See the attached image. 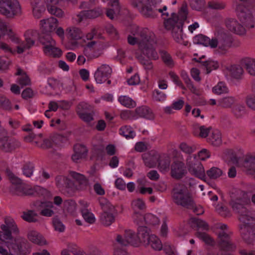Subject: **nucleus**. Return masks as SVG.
Listing matches in <instances>:
<instances>
[{"instance_id": "obj_1", "label": "nucleus", "mask_w": 255, "mask_h": 255, "mask_svg": "<svg viewBox=\"0 0 255 255\" xmlns=\"http://www.w3.org/2000/svg\"><path fill=\"white\" fill-rule=\"evenodd\" d=\"M0 255H27L31 251L30 243L24 238L13 239L12 234H18L19 230L13 219L6 217L0 225Z\"/></svg>"}, {"instance_id": "obj_2", "label": "nucleus", "mask_w": 255, "mask_h": 255, "mask_svg": "<svg viewBox=\"0 0 255 255\" xmlns=\"http://www.w3.org/2000/svg\"><path fill=\"white\" fill-rule=\"evenodd\" d=\"M6 173L11 185L9 191L16 196H41L49 198L51 196L50 193L46 189L39 186H32L22 182L21 180L16 176L9 169L6 170Z\"/></svg>"}, {"instance_id": "obj_3", "label": "nucleus", "mask_w": 255, "mask_h": 255, "mask_svg": "<svg viewBox=\"0 0 255 255\" xmlns=\"http://www.w3.org/2000/svg\"><path fill=\"white\" fill-rule=\"evenodd\" d=\"M187 3L184 1L178 12V14L171 13V17L165 20L164 24L167 30H171L172 36L177 43L187 45L188 41H184L182 27L188 14Z\"/></svg>"}, {"instance_id": "obj_4", "label": "nucleus", "mask_w": 255, "mask_h": 255, "mask_svg": "<svg viewBox=\"0 0 255 255\" xmlns=\"http://www.w3.org/2000/svg\"><path fill=\"white\" fill-rule=\"evenodd\" d=\"M56 182L59 188L65 189L69 194L82 189L87 184L86 179L83 175L74 171L70 172L67 177L57 176Z\"/></svg>"}, {"instance_id": "obj_5", "label": "nucleus", "mask_w": 255, "mask_h": 255, "mask_svg": "<svg viewBox=\"0 0 255 255\" xmlns=\"http://www.w3.org/2000/svg\"><path fill=\"white\" fill-rule=\"evenodd\" d=\"M250 202L248 194L245 192H241L240 196L236 199H232L230 205L233 210L239 214V220L242 223L240 225L242 234H243L245 228L249 230L248 224L253 221V218L248 214V212L245 206Z\"/></svg>"}, {"instance_id": "obj_6", "label": "nucleus", "mask_w": 255, "mask_h": 255, "mask_svg": "<svg viewBox=\"0 0 255 255\" xmlns=\"http://www.w3.org/2000/svg\"><path fill=\"white\" fill-rule=\"evenodd\" d=\"M141 228H145V226H140L137 230V234L132 230H126L123 235L118 234L115 238L116 243L113 246V252L114 251V246L115 245L120 248L118 246H127L131 245L134 247H138L142 244L141 240L140 238L139 230Z\"/></svg>"}, {"instance_id": "obj_7", "label": "nucleus", "mask_w": 255, "mask_h": 255, "mask_svg": "<svg viewBox=\"0 0 255 255\" xmlns=\"http://www.w3.org/2000/svg\"><path fill=\"white\" fill-rule=\"evenodd\" d=\"M216 37L211 39V47H218V50L222 53H225L231 47L232 40L230 36L222 27H217L215 32Z\"/></svg>"}, {"instance_id": "obj_8", "label": "nucleus", "mask_w": 255, "mask_h": 255, "mask_svg": "<svg viewBox=\"0 0 255 255\" xmlns=\"http://www.w3.org/2000/svg\"><path fill=\"white\" fill-rule=\"evenodd\" d=\"M172 198L174 202L178 205L189 207L193 205V202L190 193L182 185H178L174 188Z\"/></svg>"}, {"instance_id": "obj_9", "label": "nucleus", "mask_w": 255, "mask_h": 255, "mask_svg": "<svg viewBox=\"0 0 255 255\" xmlns=\"http://www.w3.org/2000/svg\"><path fill=\"white\" fill-rule=\"evenodd\" d=\"M156 43V36L154 33L150 31L147 38L143 43H141L139 49L141 53L148 59L156 60L158 59V56L154 47Z\"/></svg>"}, {"instance_id": "obj_10", "label": "nucleus", "mask_w": 255, "mask_h": 255, "mask_svg": "<svg viewBox=\"0 0 255 255\" xmlns=\"http://www.w3.org/2000/svg\"><path fill=\"white\" fill-rule=\"evenodd\" d=\"M139 231L142 244L145 246H150L155 251L162 250L163 246L160 239L156 236L150 234L149 230L146 227L145 228H141Z\"/></svg>"}, {"instance_id": "obj_11", "label": "nucleus", "mask_w": 255, "mask_h": 255, "mask_svg": "<svg viewBox=\"0 0 255 255\" xmlns=\"http://www.w3.org/2000/svg\"><path fill=\"white\" fill-rule=\"evenodd\" d=\"M21 12L17 0H0V13L7 17H12Z\"/></svg>"}, {"instance_id": "obj_12", "label": "nucleus", "mask_w": 255, "mask_h": 255, "mask_svg": "<svg viewBox=\"0 0 255 255\" xmlns=\"http://www.w3.org/2000/svg\"><path fill=\"white\" fill-rule=\"evenodd\" d=\"M150 32L147 28H140L136 25H133L131 30L133 36L129 35L128 36V42L131 45L137 44L139 48L141 43L144 42Z\"/></svg>"}, {"instance_id": "obj_13", "label": "nucleus", "mask_w": 255, "mask_h": 255, "mask_svg": "<svg viewBox=\"0 0 255 255\" xmlns=\"http://www.w3.org/2000/svg\"><path fill=\"white\" fill-rule=\"evenodd\" d=\"M236 11L240 21L247 28L254 27L253 14L247 7L241 3L236 5Z\"/></svg>"}, {"instance_id": "obj_14", "label": "nucleus", "mask_w": 255, "mask_h": 255, "mask_svg": "<svg viewBox=\"0 0 255 255\" xmlns=\"http://www.w3.org/2000/svg\"><path fill=\"white\" fill-rule=\"evenodd\" d=\"M100 204L104 211L101 216V222L105 226H110L115 221V217L113 214L114 207L104 198L100 199Z\"/></svg>"}, {"instance_id": "obj_15", "label": "nucleus", "mask_w": 255, "mask_h": 255, "mask_svg": "<svg viewBox=\"0 0 255 255\" xmlns=\"http://www.w3.org/2000/svg\"><path fill=\"white\" fill-rule=\"evenodd\" d=\"M0 149L5 152H10L20 146V143L17 140L9 138L4 129H0Z\"/></svg>"}, {"instance_id": "obj_16", "label": "nucleus", "mask_w": 255, "mask_h": 255, "mask_svg": "<svg viewBox=\"0 0 255 255\" xmlns=\"http://www.w3.org/2000/svg\"><path fill=\"white\" fill-rule=\"evenodd\" d=\"M131 4L145 17H153L155 15V10L151 7L149 0H133Z\"/></svg>"}, {"instance_id": "obj_17", "label": "nucleus", "mask_w": 255, "mask_h": 255, "mask_svg": "<svg viewBox=\"0 0 255 255\" xmlns=\"http://www.w3.org/2000/svg\"><path fill=\"white\" fill-rule=\"evenodd\" d=\"M223 158L229 159H255V154L248 152L244 155V151L241 149H226L223 153Z\"/></svg>"}, {"instance_id": "obj_18", "label": "nucleus", "mask_w": 255, "mask_h": 255, "mask_svg": "<svg viewBox=\"0 0 255 255\" xmlns=\"http://www.w3.org/2000/svg\"><path fill=\"white\" fill-rule=\"evenodd\" d=\"M217 228L221 230L219 233L220 245L223 250H230L235 248V246L229 240V234L227 231V227L224 224H219Z\"/></svg>"}, {"instance_id": "obj_19", "label": "nucleus", "mask_w": 255, "mask_h": 255, "mask_svg": "<svg viewBox=\"0 0 255 255\" xmlns=\"http://www.w3.org/2000/svg\"><path fill=\"white\" fill-rule=\"evenodd\" d=\"M8 35L12 41L19 44V45L16 46L17 52L18 54H21L24 52L25 50L29 49L35 43L34 40L31 39L30 38H26L25 41L20 42L19 39L13 34L10 29L9 30Z\"/></svg>"}, {"instance_id": "obj_20", "label": "nucleus", "mask_w": 255, "mask_h": 255, "mask_svg": "<svg viewBox=\"0 0 255 255\" xmlns=\"http://www.w3.org/2000/svg\"><path fill=\"white\" fill-rule=\"evenodd\" d=\"M112 71L109 65L103 64L96 71L94 77L97 83L101 84L106 81L111 76Z\"/></svg>"}, {"instance_id": "obj_21", "label": "nucleus", "mask_w": 255, "mask_h": 255, "mask_svg": "<svg viewBox=\"0 0 255 255\" xmlns=\"http://www.w3.org/2000/svg\"><path fill=\"white\" fill-rule=\"evenodd\" d=\"M132 218L133 222L137 225H141L144 222L147 224L155 225L159 223V219L154 215L148 214L143 217L141 214L135 213L132 215Z\"/></svg>"}, {"instance_id": "obj_22", "label": "nucleus", "mask_w": 255, "mask_h": 255, "mask_svg": "<svg viewBox=\"0 0 255 255\" xmlns=\"http://www.w3.org/2000/svg\"><path fill=\"white\" fill-rule=\"evenodd\" d=\"M188 168L192 174L202 179L205 177L204 167L199 160H191L188 164Z\"/></svg>"}, {"instance_id": "obj_23", "label": "nucleus", "mask_w": 255, "mask_h": 255, "mask_svg": "<svg viewBox=\"0 0 255 255\" xmlns=\"http://www.w3.org/2000/svg\"><path fill=\"white\" fill-rule=\"evenodd\" d=\"M226 26L231 31L239 35H244L246 33L245 26L240 24L238 21L233 18H229L226 20Z\"/></svg>"}, {"instance_id": "obj_24", "label": "nucleus", "mask_w": 255, "mask_h": 255, "mask_svg": "<svg viewBox=\"0 0 255 255\" xmlns=\"http://www.w3.org/2000/svg\"><path fill=\"white\" fill-rule=\"evenodd\" d=\"M27 238L31 243L39 246H43L47 244L44 237L35 230H29L27 233Z\"/></svg>"}, {"instance_id": "obj_25", "label": "nucleus", "mask_w": 255, "mask_h": 255, "mask_svg": "<svg viewBox=\"0 0 255 255\" xmlns=\"http://www.w3.org/2000/svg\"><path fill=\"white\" fill-rule=\"evenodd\" d=\"M57 19L51 17L40 21L41 30L43 33H48L54 30L57 27Z\"/></svg>"}, {"instance_id": "obj_26", "label": "nucleus", "mask_w": 255, "mask_h": 255, "mask_svg": "<svg viewBox=\"0 0 255 255\" xmlns=\"http://www.w3.org/2000/svg\"><path fill=\"white\" fill-rule=\"evenodd\" d=\"M186 173L184 165L179 160L174 162L171 166V175L174 178L179 179L182 178Z\"/></svg>"}, {"instance_id": "obj_27", "label": "nucleus", "mask_w": 255, "mask_h": 255, "mask_svg": "<svg viewBox=\"0 0 255 255\" xmlns=\"http://www.w3.org/2000/svg\"><path fill=\"white\" fill-rule=\"evenodd\" d=\"M35 206L38 210H40V214L43 216L51 217L54 213L51 209L53 207L51 202H37Z\"/></svg>"}, {"instance_id": "obj_28", "label": "nucleus", "mask_w": 255, "mask_h": 255, "mask_svg": "<svg viewBox=\"0 0 255 255\" xmlns=\"http://www.w3.org/2000/svg\"><path fill=\"white\" fill-rule=\"evenodd\" d=\"M74 153L72 156V159H85L87 157L88 150L84 145L76 144L74 146Z\"/></svg>"}, {"instance_id": "obj_29", "label": "nucleus", "mask_w": 255, "mask_h": 255, "mask_svg": "<svg viewBox=\"0 0 255 255\" xmlns=\"http://www.w3.org/2000/svg\"><path fill=\"white\" fill-rule=\"evenodd\" d=\"M30 3L32 7L34 16L37 18H39L42 13L45 10L43 1L42 0H30Z\"/></svg>"}, {"instance_id": "obj_30", "label": "nucleus", "mask_w": 255, "mask_h": 255, "mask_svg": "<svg viewBox=\"0 0 255 255\" xmlns=\"http://www.w3.org/2000/svg\"><path fill=\"white\" fill-rule=\"evenodd\" d=\"M66 34L68 38L74 40L80 39L83 36V33L81 29L75 26L68 27L66 29Z\"/></svg>"}, {"instance_id": "obj_31", "label": "nucleus", "mask_w": 255, "mask_h": 255, "mask_svg": "<svg viewBox=\"0 0 255 255\" xmlns=\"http://www.w3.org/2000/svg\"><path fill=\"white\" fill-rule=\"evenodd\" d=\"M101 14V11L98 9H92L89 10H84L80 12L78 15L77 21L80 22L83 19L85 18H95L98 17Z\"/></svg>"}, {"instance_id": "obj_32", "label": "nucleus", "mask_w": 255, "mask_h": 255, "mask_svg": "<svg viewBox=\"0 0 255 255\" xmlns=\"http://www.w3.org/2000/svg\"><path fill=\"white\" fill-rule=\"evenodd\" d=\"M241 64L251 75L255 76V60L245 58L241 61Z\"/></svg>"}, {"instance_id": "obj_33", "label": "nucleus", "mask_w": 255, "mask_h": 255, "mask_svg": "<svg viewBox=\"0 0 255 255\" xmlns=\"http://www.w3.org/2000/svg\"><path fill=\"white\" fill-rule=\"evenodd\" d=\"M157 161L158 168L159 170L162 172H166L169 169L170 162L169 160H146L145 164L149 167H154V165L150 164V162Z\"/></svg>"}, {"instance_id": "obj_34", "label": "nucleus", "mask_w": 255, "mask_h": 255, "mask_svg": "<svg viewBox=\"0 0 255 255\" xmlns=\"http://www.w3.org/2000/svg\"><path fill=\"white\" fill-rule=\"evenodd\" d=\"M136 114L140 117L153 119L154 116L151 110L146 106H141L135 109Z\"/></svg>"}, {"instance_id": "obj_35", "label": "nucleus", "mask_w": 255, "mask_h": 255, "mask_svg": "<svg viewBox=\"0 0 255 255\" xmlns=\"http://www.w3.org/2000/svg\"><path fill=\"white\" fill-rule=\"evenodd\" d=\"M45 54L54 57H59L61 55L62 51L55 46V44H51L47 47H43Z\"/></svg>"}, {"instance_id": "obj_36", "label": "nucleus", "mask_w": 255, "mask_h": 255, "mask_svg": "<svg viewBox=\"0 0 255 255\" xmlns=\"http://www.w3.org/2000/svg\"><path fill=\"white\" fill-rule=\"evenodd\" d=\"M193 41L194 44H201L205 46H210L211 47V39L202 34H199L194 36Z\"/></svg>"}, {"instance_id": "obj_37", "label": "nucleus", "mask_w": 255, "mask_h": 255, "mask_svg": "<svg viewBox=\"0 0 255 255\" xmlns=\"http://www.w3.org/2000/svg\"><path fill=\"white\" fill-rule=\"evenodd\" d=\"M231 75L236 79L241 78L244 73L243 67L242 65H233L229 68Z\"/></svg>"}, {"instance_id": "obj_38", "label": "nucleus", "mask_w": 255, "mask_h": 255, "mask_svg": "<svg viewBox=\"0 0 255 255\" xmlns=\"http://www.w3.org/2000/svg\"><path fill=\"white\" fill-rule=\"evenodd\" d=\"M202 58H200L198 62L201 63V66L206 70V73H209L212 70L218 68V65L217 62L211 60L202 61Z\"/></svg>"}, {"instance_id": "obj_39", "label": "nucleus", "mask_w": 255, "mask_h": 255, "mask_svg": "<svg viewBox=\"0 0 255 255\" xmlns=\"http://www.w3.org/2000/svg\"><path fill=\"white\" fill-rule=\"evenodd\" d=\"M131 207L134 212L133 215L135 213L141 214L137 211L142 210L146 208L145 202L140 198H137L133 200L131 202Z\"/></svg>"}, {"instance_id": "obj_40", "label": "nucleus", "mask_w": 255, "mask_h": 255, "mask_svg": "<svg viewBox=\"0 0 255 255\" xmlns=\"http://www.w3.org/2000/svg\"><path fill=\"white\" fill-rule=\"evenodd\" d=\"M64 208L73 217H77L76 203L72 200L66 201L64 202Z\"/></svg>"}, {"instance_id": "obj_41", "label": "nucleus", "mask_w": 255, "mask_h": 255, "mask_svg": "<svg viewBox=\"0 0 255 255\" xmlns=\"http://www.w3.org/2000/svg\"><path fill=\"white\" fill-rule=\"evenodd\" d=\"M209 141L215 146H219L222 144L221 133L218 131H214L209 138Z\"/></svg>"}, {"instance_id": "obj_42", "label": "nucleus", "mask_w": 255, "mask_h": 255, "mask_svg": "<svg viewBox=\"0 0 255 255\" xmlns=\"http://www.w3.org/2000/svg\"><path fill=\"white\" fill-rule=\"evenodd\" d=\"M161 58L166 66L172 68L174 66V62L171 55L166 51L161 50L160 52Z\"/></svg>"}, {"instance_id": "obj_43", "label": "nucleus", "mask_w": 255, "mask_h": 255, "mask_svg": "<svg viewBox=\"0 0 255 255\" xmlns=\"http://www.w3.org/2000/svg\"><path fill=\"white\" fill-rule=\"evenodd\" d=\"M119 101L122 105L128 108H133L136 106L135 102L131 98L126 96L120 97Z\"/></svg>"}, {"instance_id": "obj_44", "label": "nucleus", "mask_w": 255, "mask_h": 255, "mask_svg": "<svg viewBox=\"0 0 255 255\" xmlns=\"http://www.w3.org/2000/svg\"><path fill=\"white\" fill-rule=\"evenodd\" d=\"M120 134L126 138H133L135 136V133L132 128L128 126H124L120 128Z\"/></svg>"}, {"instance_id": "obj_45", "label": "nucleus", "mask_w": 255, "mask_h": 255, "mask_svg": "<svg viewBox=\"0 0 255 255\" xmlns=\"http://www.w3.org/2000/svg\"><path fill=\"white\" fill-rule=\"evenodd\" d=\"M82 217L86 222L89 224H93L96 222V218L93 213L88 210H82Z\"/></svg>"}, {"instance_id": "obj_46", "label": "nucleus", "mask_w": 255, "mask_h": 255, "mask_svg": "<svg viewBox=\"0 0 255 255\" xmlns=\"http://www.w3.org/2000/svg\"><path fill=\"white\" fill-rule=\"evenodd\" d=\"M165 157V154H160L156 150H151L144 154L143 158L145 159H159Z\"/></svg>"}, {"instance_id": "obj_47", "label": "nucleus", "mask_w": 255, "mask_h": 255, "mask_svg": "<svg viewBox=\"0 0 255 255\" xmlns=\"http://www.w3.org/2000/svg\"><path fill=\"white\" fill-rule=\"evenodd\" d=\"M219 105L225 108H229L235 102V99L233 97H227L221 99L219 101Z\"/></svg>"}, {"instance_id": "obj_48", "label": "nucleus", "mask_w": 255, "mask_h": 255, "mask_svg": "<svg viewBox=\"0 0 255 255\" xmlns=\"http://www.w3.org/2000/svg\"><path fill=\"white\" fill-rule=\"evenodd\" d=\"M93 108L90 105L85 102H81L78 104L77 107V113L78 115L86 113L87 112H92Z\"/></svg>"}, {"instance_id": "obj_49", "label": "nucleus", "mask_w": 255, "mask_h": 255, "mask_svg": "<svg viewBox=\"0 0 255 255\" xmlns=\"http://www.w3.org/2000/svg\"><path fill=\"white\" fill-rule=\"evenodd\" d=\"M39 40L44 47H47V45L49 46L51 44H56L55 41L48 33H44L42 34L40 36Z\"/></svg>"}, {"instance_id": "obj_50", "label": "nucleus", "mask_w": 255, "mask_h": 255, "mask_svg": "<svg viewBox=\"0 0 255 255\" xmlns=\"http://www.w3.org/2000/svg\"><path fill=\"white\" fill-rule=\"evenodd\" d=\"M37 214L31 210L24 212L22 215V219L28 222H35L37 221Z\"/></svg>"}, {"instance_id": "obj_51", "label": "nucleus", "mask_w": 255, "mask_h": 255, "mask_svg": "<svg viewBox=\"0 0 255 255\" xmlns=\"http://www.w3.org/2000/svg\"><path fill=\"white\" fill-rule=\"evenodd\" d=\"M34 166L30 162L24 165L22 168L23 174L27 177H30L33 174Z\"/></svg>"}, {"instance_id": "obj_52", "label": "nucleus", "mask_w": 255, "mask_h": 255, "mask_svg": "<svg viewBox=\"0 0 255 255\" xmlns=\"http://www.w3.org/2000/svg\"><path fill=\"white\" fill-rule=\"evenodd\" d=\"M135 57L137 58L140 63L144 66L145 69L147 70H151L153 66L152 63L150 61L151 59L148 58V59H145L142 55H138L137 53H136Z\"/></svg>"}, {"instance_id": "obj_53", "label": "nucleus", "mask_w": 255, "mask_h": 255, "mask_svg": "<svg viewBox=\"0 0 255 255\" xmlns=\"http://www.w3.org/2000/svg\"><path fill=\"white\" fill-rule=\"evenodd\" d=\"M197 157L199 159H206L211 157V153L206 149H202L198 153L197 155L193 154L192 156H190V158H193L194 159H196Z\"/></svg>"}, {"instance_id": "obj_54", "label": "nucleus", "mask_w": 255, "mask_h": 255, "mask_svg": "<svg viewBox=\"0 0 255 255\" xmlns=\"http://www.w3.org/2000/svg\"><path fill=\"white\" fill-rule=\"evenodd\" d=\"M179 148L183 152L188 154L189 158H190V156H192L191 154L194 150V149L192 146H191L184 142H181L179 144Z\"/></svg>"}, {"instance_id": "obj_55", "label": "nucleus", "mask_w": 255, "mask_h": 255, "mask_svg": "<svg viewBox=\"0 0 255 255\" xmlns=\"http://www.w3.org/2000/svg\"><path fill=\"white\" fill-rule=\"evenodd\" d=\"M222 173V170L217 167H212L207 172L208 176L212 179H216L220 177Z\"/></svg>"}, {"instance_id": "obj_56", "label": "nucleus", "mask_w": 255, "mask_h": 255, "mask_svg": "<svg viewBox=\"0 0 255 255\" xmlns=\"http://www.w3.org/2000/svg\"><path fill=\"white\" fill-rule=\"evenodd\" d=\"M196 236L200 240L204 242L206 244L211 245L214 243L213 239L209 235L204 232H200L198 231L197 233Z\"/></svg>"}, {"instance_id": "obj_57", "label": "nucleus", "mask_w": 255, "mask_h": 255, "mask_svg": "<svg viewBox=\"0 0 255 255\" xmlns=\"http://www.w3.org/2000/svg\"><path fill=\"white\" fill-rule=\"evenodd\" d=\"M47 7L48 11L51 14L55 15L58 17H62L64 14V12L62 9L57 7L56 5H52V6H48Z\"/></svg>"}, {"instance_id": "obj_58", "label": "nucleus", "mask_w": 255, "mask_h": 255, "mask_svg": "<svg viewBox=\"0 0 255 255\" xmlns=\"http://www.w3.org/2000/svg\"><path fill=\"white\" fill-rule=\"evenodd\" d=\"M112 6L113 8L108 9L106 11L107 16L110 19H113L114 18V15L119 14L120 11V4H118L117 6Z\"/></svg>"}, {"instance_id": "obj_59", "label": "nucleus", "mask_w": 255, "mask_h": 255, "mask_svg": "<svg viewBox=\"0 0 255 255\" xmlns=\"http://www.w3.org/2000/svg\"><path fill=\"white\" fill-rule=\"evenodd\" d=\"M193 225L196 226L198 230H207L208 229V225L203 220L199 219H193Z\"/></svg>"}, {"instance_id": "obj_60", "label": "nucleus", "mask_w": 255, "mask_h": 255, "mask_svg": "<svg viewBox=\"0 0 255 255\" xmlns=\"http://www.w3.org/2000/svg\"><path fill=\"white\" fill-rule=\"evenodd\" d=\"M50 175L45 170L42 169L39 170L38 175L35 177V180L39 181L40 182H43L46 179L49 178Z\"/></svg>"}, {"instance_id": "obj_61", "label": "nucleus", "mask_w": 255, "mask_h": 255, "mask_svg": "<svg viewBox=\"0 0 255 255\" xmlns=\"http://www.w3.org/2000/svg\"><path fill=\"white\" fill-rule=\"evenodd\" d=\"M53 225L55 231L59 232H63L65 231V227L64 224L58 219L54 218L53 220Z\"/></svg>"}, {"instance_id": "obj_62", "label": "nucleus", "mask_w": 255, "mask_h": 255, "mask_svg": "<svg viewBox=\"0 0 255 255\" xmlns=\"http://www.w3.org/2000/svg\"><path fill=\"white\" fill-rule=\"evenodd\" d=\"M246 103L249 108L255 111V95L248 96L246 99Z\"/></svg>"}, {"instance_id": "obj_63", "label": "nucleus", "mask_w": 255, "mask_h": 255, "mask_svg": "<svg viewBox=\"0 0 255 255\" xmlns=\"http://www.w3.org/2000/svg\"><path fill=\"white\" fill-rule=\"evenodd\" d=\"M190 4L192 9L200 10L204 5V2L201 0H190Z\"/></svg>"}, {"instance_id": "obj_64", "label": "nucleus", "mask_w": 255, "mask_h": 255, "mask_svg": "<svg viewBox=\"0 0 255 255\" xmlns=\"http://www.w3.org/2000/svg\"><path fill=\"white\" fill-rule=\"evenodd\" d=\"M163 250L167 255H179L175 248L170 245H165Z\"/></svg>"}]
</instances>
